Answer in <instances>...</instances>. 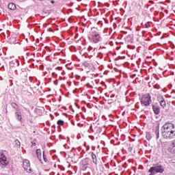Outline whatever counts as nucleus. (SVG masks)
Wrapping results in <instances>:
<instances>
[{"label": "nucleus", "mask_w": 175, "mask_h": 175, "mask_svg": "<svg viewBox=\"0 0 175 175\" xmlns=\"http://www.w3.org/2000/svg\"><path fill=\"white\" fill-rule=\"evenodd\" d=\"M161 133L167 140L175 139V124L170 122H165L162 126Z\"/></svg>", "instance_id": "obj_1"}, {"label": "nucleus", "mask_w": 175, "mask_h": 175, "mask_svg": "<svg viewBox=\"0 0 175 175\" xmlns=\"http://www.w3.org/2000/svg\"><path fill=\"white\" fill-rule=\"evenodd\" d=\"M88 39L92 43H99L100 40H102V37L100 36V33H99V30L98 28L92 27L90 32L88 34Z\"/></svg>", "instance_id": "obj_2"}, {"label": "nucleus", "mask_w": 175, "mask_h": 175, "mask_svg": "<svg viewBox=\"0 0 175 175\" xmlns=\"http://www.w3.org/2000/svg\"><path fill=\"white\" fill-rule=\"evenodd\" d=\"M151 96L150 94H144L142 96L141 98V104L144 106H146V107H148L150 105H151Z\"/></svg>", "instance_id": "obj_3"}, {"label": "nucleus", "mask_w": 175, "mask_h": 175, "mask_svg": "<svg viewBox=\"0 0 175 175\" xmlns=\"http://www.w3.org/2000/svg\"><path fill=\"white\" fill-rule=\"evenodd\" d=\"M167 144V150L168 152H171V154H175V139H173L170 142H166Z\"/></svg>", "instance_id": "obj_4"}, {"label": "nucleus", "mask_w": 175, "mask_h": 175, "mask_svg": "<svg viewBox=\"0 0 175 175\" xmlns=\"http://www.w3.org/2000/svg\"><path fill=\"white\" fill-rule=\"evenodd\" d=\"M7 165H8V160L6 159V157L2 154L0 157V166H1V167H6Z\"/></svg>", "instance_id": "obj_5"}, {"label": "nucleus", "mask_w": 175, "mask_h": 175, "mask_svg": "<svg viewBox=\"0 0 175 175\" xmlns=\"http://www.w3.org/2000/svg\"><path fill=\"white\" fill-rule=\"evenodd\" d=\"M152 109H153V111H154V114L158 115V114H159V113H161V109H160L159 105H153Z\"/></svg>", "instance_id": "obj_6"}, {"label": "nucleus", "mask_w": 175, "mask_h": 175, "mask_svg": "<svg viewBox=\"0 0 175 175\" xmlns=\"http://www.w3.org/2000/svg\"><path fill=\"white\" fill-rule=\"evenodd\" d=\"M36 155H37L38 159H39L40 162H41V163H42V150H40V149L36 150Z\"/></svg>", "instance_id": "obj_7"}, {"label": "nucleus", "mask_w": 175, "mask_h": 175, "mask_svg": "<svg viewBox=\"0 0 175 175\" xmlns=\"http://www.w3.org/2000/svg\"><path fill=\"white\" fill-rule=\"evenodd\" d=\"M31 165V163H29V161L28 160H25L23 161V167L25 170H28V167Z\"/></svg>", "instance_id": "obj_8"}, {"label": "nucleus", "mask_w": 175, "mask_h": 175, "mask_svg": "<svg viewBox=\"0 0 175 175\" xmlns=\"http://www.w3.org/2000/svg\"><path fill=\"white\" fill-rule=\"evenodd\" d=\"M92 158L93 163H94L95 165H98V159L96 158V154H95V153L92 152Z\"/></svg>", "instance_id": "obj_9"}, {"label": "nucleus", "mask_w": 175, "mask_h": 175, "mask_svg": "<svg viewBox=\"0 0 175 175\" xmlns=\"http://www.w3.org/2000/svg\"><path fill=\"white\" fill-rule=\"evenodd\" d=\"M15 116H16V118L18 121H21V120H23V117L21 116V112L16 111L15 113Z\"/></svg>", "instance_id": "obj_10"}, {"label": "nucleus", "mask_w": 175, "mask_h": 175, "mask_svg": "<svg viewBox=\"0 0 175 175\" xmlns=\"http://www.w3.org/2000/svg\"><path fill=\"white\" fill-rule=\"evenodd\" d=\"M8 9H10V10H16V4L13 3H10L8 4Z\"/></svg>", "instance_id": "obj_11"}, {"label": "nucleus", "mask_w": 175, "mask_h": 175, "mask_svg": "<svg viewBox=\"0 0 175 175\" xmlns=\"http://www.w3.org/2000/svg\"><path fill=\"white\" fill-rule=\"evenodd\" d=\"M82 165H83V169L85 170V169H87V165H88V159H85L83 160Z\"/></svg>", "instance_id": "obj_12"}, {"label": "nucleus", "mask_w": 175, "mask_h": 175, "mask_svg": "<svg viewBox=\"0 0 175 175\" xmlns=\"http://www.w3.org/2000/svg\"><path fill=\"white\" fill-rule=\"evenodd\" d=\"M160 103V106H161V107H163V109H165V107H166V101H165V99L159 101Z\"/></svg>", "instance_id": "obj_13"}, {"label": "nucleus", "mask_w": 175, "mask_h": 175, "mask_svg": "<svg viewBox=\"0 0 175 175\" xmlns=\"http://www.w3.org/2000/svg\"><path fill=\"white\" fill-rule=\"evenodd\" d=\"M157 100H158L159 102H161V101L165 100L163 96L162 95H161V94H157Z\"/></svg>", "instance_id": "obj_14"}, {"label": "nucleus", "mask_w": 175, "mask_h": 175, "mask_svg": "<svg viewBox=\"0 0 175 175\" xmlns=\"http://www.w3.org/2000/svg\"><path fill=\"white\" fill-rule=\"evenodd\" d=\"M12 107L16 110V111H18V105H17L15 103H12Z\"/></svg>", "instance_id": "obj_15"}, {"label": "nucleus", "mask_w": 175, "mask_h": 175, "mask_svg": "<svg viewBox=\"0 0 175 175\" xmlns=\"http://www.w3.org/2000/svg\"><path fill=\"white\" fill-rule=\"evenodd\" d=\"M142 27H143L144 28H150V23H141Z\"/></svg>", "instance_id": "obj_16"}, {"label": "nucleus", "mask_w": 175, "mask_h": 175, "mask_svg": "<svg viewBox=\"0 0 175 175\" xmlns=\"http://www.w3.org/2000/svg\"><path fill=\"white\" fill-rule=\"evenodd\" d=\"M10 43L11 44H14V43H16V38L12 37L10 38Z\"/></svg>", "instance_id": "obj_17"}, {"label": "nucleus", "mask_w": 175, "mask_h": 175, "mask_svg": "<svg viewBox=\"0 0 175 175\" xmlns=\"http://www.w3.org/2000/svg\"><path fill=\"white\" fill-rule=\"evenodd\" d=\"M155 135L157 136V139H159V129H156Z\"/></svg>", "instance_id": "obj_18"}, {"label": "nucleus", "mask_w": 175, "mask_h": 175, "mask_svg": "<svg viewBox=\"0 0 175 175\" xmlns=\"http://www.w3.org/2000/svg\"><path fill=\"white\" fill-rule=\"evenodd\" d=\"M15 144L17 146V147H20L21 146V144L20 143V141L18 139L15 140Z\"/></svg>", "instance_id": "obj_19"}, {"label": "nucleus", "mask_w": 175, "mask_h": 175, "mask_svg": "<svg viewBox=\"0 0 175 175\" xmlns=\"http://www.w3.org/2000/svg\"><path fill=\"white\" fill-rule=\"evenodd\" d=\"M64 120H59L57 121V125H64Z\"/></svg>", "instance_id": "obj_20"}, {"label": "nucleus", "mask_w": 175, "mask_h": 175, "mask_svg": "<svg viewBox=\"0 0 175 175\" xmlns=\"http://www.w3.org/2000/svg\"><path fill=\"white\" fill-rule=\"evenodd\" d=\"M146 139H147V140H150L151 139V134H150V133L146 134Z\"/></svg>", "instance_id": "obj_21"}, {"label": "nucleus", "mask_w": 175, "mask_h": 175, "mask_svg": "<svg viewBox=\"0 0 175 175\" xmlns=\"http://www.w3.org/2000/svg\"><path fill=\"white\" fill-rule=\"evenodd\" d=\"M42 157L44 162H47V158L46 157V155H44V152H43Z\"/></svg>", "instance_id": "obj_22"}, {"label": "nucleus", "mask_w": 175, "mask_h": 175, "mask_svg": "<svg viewBox=\"0 0 175 175\" xmlns=\"http://www.w3.org/2000/svg\"><path fill=\"white\" fill-rule=\"evenodd\" d=\"M27 173H32V169L31 167H29L27 170H25Z\"/></svg>", "instance_id": "obj_23"}, {"label": "nucleus", "mask_w": 175, "mask_h": 175, "mask_svg": "<svg viewBox=\"0 0 175 175\" xmlns=\"http://www.w3.org/2000/svg\"><path fill=\"white\" fill-rule=\"evenodd\" d=\"M55 70H62V67H57L55 68Z\"/></svg>", "instance_id": "obj_24"}, {"label": "nucleus", "mask_w": 175, "mask_h": 175, "mask_svg": "<svg viewBox=\"0 0 175 175\" xmlns=\"http://www.w3.org/2000/svg\"><path fill=\"white\" fill-rule=\"evenodd\" d=\"M52 75H53V76L54 77H57V72H53L52 73Z\"/></svg>", "instance_id": "obj_25"}, {"label": "nucleus", "mask_w": 175, "mask_h": 175, "mask_svg": "<svg viewBox=\"0 0 175 175\" xmlns=\"http://www.w3.org/2000/svg\"><path fill=\"white\" fill-rule=\"evenodd\" d=\"M91 50H92V46H89L88 51H91Z\"/></svg>", "instance_id": "obj_26"}, {"label": "nucleus", "mask_w": 175, "mask_h": 175, "mask_svg": "<svg viewBox=\"0 0 175 175\" xmlns=\"http://www.w3.org/2000/svg\"><path fill=\"white\" fill-rule=\"evenodd\" d=\"M90 139H91L92 140H94V136H90Z\"/></svg>", "instance_id": "obj_27"}, {"label": "nucleus", "mask_w": 175, "mask_h": 175, "mask_svg": "<svg viewBox=\"0 0 175 175\" xmlns=\"http://www.w3.org/2000/svg\"><path fill=\"white\" fill-rule=\"evenodd\" d=\"M49 32H53V29H51V28H49Z\"/></svg>", "instance_id": "obj_28"}, {"label": "nucleus", "mask_w": 175, "mask_h": 175, "mask_svg": "<svg viewBox=\"0 0 175 175\" xmlns=\"http://www.w3.org/2000/svg\"><path fill=\"white\" fill-rule=\"evenodd\" d=\"M51 2V3H55V1L54 0H52Z\"/></svg>", "instance_id": "obj_29"}, {"label": "nucleus", "mask_w": 175, "mask_h": 175, "mask_svg": "<svg viewBox=\"0 0 175 175\" xmlns=\"http://www.w3.org/2000/svg\"><path fill=\"white\" fill-rule=\"evenodd\" d=\"M86 24H87V23H83V27H85Z\"/></svg>", "instance_id": "obj_30"}, {"label": "nucleus", "mask_w": 175, "mask_h": 175, "mask_svg": "<svg viewBox=\"0 0 175 175\" xmlns=\"http://www.w3.org/2000/svg\"><path fill=\"white\" fill-rule=\"evenodd\" d=\"M150 3H154V1H150Z\"/></svg>", "instance_id": "obj_31"}, {"label": "nucleus", "mask_w": 175, "mask_h": 175, "mask_svg": "<svg viewBox=\"0 0 175 175\" xmlns=\"http://www.w3.org/2000/svg\"><path fill=\"white\" fill-rule=\"evenodd\" d=\"M33 145H34V146H36V144L33 143Z\"/></svg>", "instance_id": "obj_32"}, {"label": "nucleus", "mask_w": 175, "mask_h": 175, "mask_svg": "<svg viewBox=\"0 0 175 175\" xmlns=\"http://www.w3.org/2000/svg\"><path fill=\"white\" fill-rule=\"evenodd\" d=\"M39 1H43V0H39Z\"/></svg>", "instance_id": "obj_33"}]
</instances>
